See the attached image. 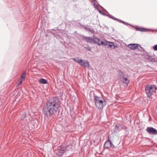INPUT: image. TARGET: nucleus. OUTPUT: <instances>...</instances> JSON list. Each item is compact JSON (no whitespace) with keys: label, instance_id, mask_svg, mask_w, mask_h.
Instances as JSON below:
<instances>
[{"label":"nucleus","instance_id":"1","mask_svg":"<svg viewBox=\"0 0 157 157\" xmlns=\"http://www.w3.org/2000/svg\"><path fill=\"white\" fill-rule=\"evenodd\" d=\"M60 106L58 99L53 98L48 100L46 106L44 107L43 112L44 115L49 118L53 117Z\"/></svg>","mask_w":157,"mask_h":157},{"label":"nucleus","instance_id":"2","mask_svg":"<svg viewBox=\"0 0 157 157\" xmlns=\"http://www.w3.org/2000/svg\"><path fill=\"white\" fill-rule=\"evenodd\" d=\"M82 38L87 43L90 44H96L99 46L104 45V46H105V45L107 44V43L105 44L103 41H101L99 39L96 37L93 39L90 37H88L83 36Z\"/></svg>","mask_w":157,"mask_h":157},{"label":"nucleus","instance_id":"3","mask_svg":"<svg viewBox=\"0 0 157 157\" xmlns=\"http://www.w3.org/2000/svg\"><path fill=\"white\" fill-rule=\"evenodd\" d=\"M146 94L148 98H151L152 95H155L157 92V87L154 85H148L145 87Z\"/></svg>","mask_w":157,"mask_h":157},{"label":"nucleus","instance_id":"4","mask_svg":"<svg viewBox=\"0 0 157 157\" xmlns=\"http://www.w3.org/2000/svg\"><path fill=\"white\" fill-rule=\"evenodd\" d=\"M95 105L97 108L99 109H102L103 107V102L105 100L103 101L100 99V98L96 96H94Z\"/></svg>","mask_w":157,"mask_h":157},{"label":"nucleus","instance_id":"5","mask_svg":"<svg viewBox=\"0 0 157 157\" xmlns=\"http://www.w3.org/2000/svg\"><path fill=\"white\" fill-rule=\"evenodd\" d=\"M21 122L22 124H24L25 126H27L29 122V118L26 117L25 113H24L21 117Z\"/></svg>","mask_w":157,"mask_h":157},{"label":"nucleus","instance_id":"6","mask_svg":"<svg viewBox=\"0 0 157 157\" xmlns=\"http://www.w3.org/2000/svg\"><path fill=\"white\" fill-rule=\"evenodd\" d=\"M126 77H127V75H126L121 70L118 71V78L120 82H121Z\"/></svg>","mask_w":157,"mask_h":157},{"label":"nucleus","instance_id":"7","mask_svg":"<svg viewBox=\"0 0 157 157\" xmlns=\"http://www.w3.org/2000/svg\"><path fill=\"white\" fill-rule=\"evenodd\" d=\"M126 128V126L124 125L117 124L115 126L114 132L115 133H117L122 129H125Z\"/></svg>","mask_w":157,"mask_h":157},{"label":"nucleus","instance_id":"8","mask_svg":"<svg viewBox=\"0 0 157 157\" xmlns=\"http://www.w3.org/2000/svg\"><path fill=\"white\" fill-rule=\"evenodd\" d=\"M66 152L64 148L63 147H60L55 151L56 154L59 157L62 156Z\"/></svg>","mask_w":157,"mask_h":157},{"label":"nucleus","instance_id":"9","mask_svg":"<svg viewBox=\"0 0 157 157\" xmlns=\"http://www.w3.org/2000/svg\"><path fill=\"white\" fill-rule=\"evenodd\" d=\"M146 130L149 134H152L153 135H157V130L152 127H148Z\"/></svg>","mask_w":157,"mask_h":157},{"label":"nucleus","instance_id":"10","mask_svg":"<svg viewBox=\"0 0 157 157\" xmlns=\"http://www.w3.org/2000/svg\"><path fill=\"white\" fill-rule=\"evenodd\" d=\"M81 61L80 62L79 65L80 66L83 67H88L89 66V63L87 60H83L81 59Z\"/></svg>","mask_w":157,"mask_h":157},{"label":"nucleus","instance_id":"11","mask_svg":"<svg viewBox=\"0 0 157 157\" xmlns=\"http://www.w3.org/2000/svg\"><path fill=\"white\" fill-rule=\"evenodd\" d=\"M111 144L112 142L108 137V140L105 141L104 146L105 148H108L111 147Z\"/></svg>","mask_w":157,"mask_h":157},{"label":"nucleus","instance_id":"12","mask_svg":"<svg viewBox=\"0 0 157 157\" xmlns=\"http://www.w3.org/2000/svg\"><path fill=\"white\" fill-rule=\"evenodd\" d=\"M121 82L123 86L125 87H127L129 82V81L127 77H126Z\"/></svg>","mask_w":157,"mask_h":157},{"label":"nucleus","instance_id":"13","mask_svg":"<svg viewBox=\"0 0 157 157\" xmlns=\"http://www.w3.org/2000/svg\"><path fill=\"white\" fill-rule=\"evenodd\" d=\"M136 44H128V47L132 50L136 49L137 47Z\"/></svg>","mask_w":157,"mask_h":157},{"label":"nucleus","instance_id":"14","mask_svg":"<svg viewBox=\"0 0 157 157\" xmlns=\"http://www.w3.org/2000/svg\"><path fill=\"white\" fill-rule=\"evenodd\" d=\"M135 29L136 30L138 31H140L141 32H147L148 29H145L143 28H140L137 26H136L135 28Z\"/></svg>","mask_w":157,"mask_h":157},{"label":"nucleus","instance_id":"15","mask_svg":"<svg viewBox=\"0 0 157 157\" xmlns=\"http://www.w3.org/2000/svg\"><path fill=\"white\" fill-rule=\"evenodd\" d=\"M72 146L71 145H68L66 146L65 147H63V148H64V150L65 151V152L66 151H71V150L72 149Z\"/></svg>","mask_w":157,"mask_h":157},{"label":"nucleus","instance_id":"16","mask_svg":"<svg viewBox=\"0 0 157 157\" xmlns=\"http://www.w3.org/2000/svg\"><path fill=\"white\" fill-rule=\"evenodd\" d=\"M105 44H106L105 46H106L107 45H109V46L110 48H112L113 46V43L112 42H108L107 41H103Z\"/></svg>","mask_w":157,"mask_h":157},{"label":"nucleus","instance_id":"17","mask_svg":"<svg viewBox=\"0 0 157 157\" xmlns=\"http://www.w3.org/2000/svg\"><path fill=\"white\" fill-rule=\"evenodd\" d=\"M39 83L44 84H46L47 83V80L46 79L44 78H41L39 79Z\"/></svg>","mask_w":157,"mask_h":157},{"label":"nucleus","instance_id":"18","mask_svg":"<svg viewBox=\"0 0 157 157\" xmlns=\"http://www.w3.org/2000/svg\"><path fill=\"white\" fill-rule=\"evenodd\" d=\"M25 73L23 72L22 74L21 75V79L22 80H24L25 78Z\"/></svg>","mask_w":157,"mask_h":157},{"label":"nucleus","instance_id":"19","mask_svg":"<svg viewBox=\"0 0 157 157\" xmlns=\"http://www.w3.org/2000/svg\"><path fill=\"white\" fill-rule=\"evenodd\" d=\"M73 59L75 61V62L77 63L78 64H79L80 62L81 61V59L78 60L77 58H73Z\"/></svg>","mask_w":157,"mask_h":157},{"label":"nucleus","instance_id":"20","mask_svg":"<svg viewBox=\"0 0 157 157\" xmlns=\"http://www.w3.org/2000/svg\"><path fill=\"white\" fill-rule=\"evenodd\" d=\"M119 20V22H120V23H123L124 25H129L128 23H127L125 22H124L122 20Z\"/></svg>","mask_w":157,"mask_h":157},{"label":"nucleus","instance_id":"21","mask_svg":"<svg viewBox=\"0 0 157 157\" xmlns=\"http://www.w3.org/2000/svg\"><path fill=\"white\" fill-rule=\"evenodd\" d=\"M137 47H136V49H138V50H142V47L140 45H139V44H137Z\"/></svg>","mask_w":157,"mask_h":157},{"label":"nucleus","instance_id":"22","mask_svg":"<svg viewBox=\"0 0 157 157\" xmlns=\"http://www.w3.org/2000/svg\"><path fill=\"white\" fill-rule=\"evenodd\" d=\"M153 49L155 51H157V44L153 46Z\"/></svg>","mask_w":157,"mask_h":157},{"label":"nucleus","instance_id":"23","mask_svg":"<svg viewBox=\"0 0 157 157\" xmlns=\"http://www.w3.org/2000/svg\"><path fill=\"white\" fill-rule=\"evenodd\" d=\"M112 19H113V20H116V21H117L118 22H119V20H120L119 19L117 18H115V17H112Z\"/></svg>","mask_w":157,"mask_h":157},{"label":"nucleus","instance_id":"24","mask_svg":"<svg viewBox=\"0 0 157 157\" xmlns=\"http://www.w3.org/2000/svg\"><path fill=\"white\" fill-rule=\"evenodd\" d=\"M23 80H21L20 79H19V85H20L21 84Z\"/></svg>","mask_w":157,"mask_h":157},{"label":"nucleus","instance_id":"25","mask_svg":"<svg viewBox=\"0 0 157 157\" xmlns=\"http://www.w3.org/2000/svg\"><path fill=\"white\" fill-rule=\"evenodd\" d=\"M117 47V45H115L114 44H113V46H112V47L111 48L112 49H114L116 48Z\"/></svg>","mask_w":157,"mask_h":157},{"label":"nucleus","instance_id":"26","mask_svg":"<svg viewBox=\"0 0 157 157\" xmlns=\"http://www.w3.org/2000/svg\"><path fill=\"white\" fill-rule=\"evenodd\" d=\"M88 51H91V48H89V47H85V48Z\"/></svg>","mask_w":157,"mask_h":157},{"label":"nucleus","instance_id":"27","mask_svg":"<svg viewBox=\"0 0 157 157\" xmlns=\"http://www.w3.org/2000/svg\"><path fill=\"white\" fill-rule=\"evenodd\" d=\"M98 11L99 13H100L101 14L104 15V14L99 9H98Z\"/></svg>","mask_w":157,"mask_h":157},{"label":"nucleus","instance_id":"28","mask_svg":"<svg viewBox=\"0 0 157 157\" xmlns=\"http://www.w3.org/2000/svg\"><path fill=\"white\" fill-rule=\"evenodd\" d=\"M111 147L112 148H114L115 147L114 146V145L112 143V144H111Z\"/></svg>","mask_w":157,"mask_h":157},{"label":"nucleus","instance_id":"29","mask_svg":"<svg viewBox=\"0 0 157 157\" xmlns=\"http://www.w3.org/2000/svg\"><path fill=\"white\" fill-rule=\"evenodd\" d=\"M109 17H110V18H112V17H113V16L112 15H109Z\"/></svg>","mask_w":157,"mask_h":157}]
</instances>
